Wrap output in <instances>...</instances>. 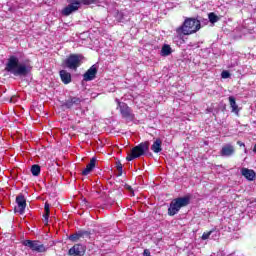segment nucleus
<instances>
[{
    "mask_svg": "<svg viewBox=\"0 0 256 256\" xmlns=\"http://www.w3.org/2000/svg\"><path fill=\"white\" fill-rule=\"evenodd\" d=\"M5 69L15 77H25L29 75L31 66L25 63H19V58H17V56H10Z\"/></svg>",
    "mask_w": 256,
    "mask_h": 256,
    "instance_id": "1",
    "label": "nucleus"
},
{
    "mask_svg": "<svg viewBox=\"0 0 256 256\" xmlns=\"http://www.w3.org/2000/svg\"><path fill=\"white\" fill-rule=\"evenodd\" d=\"M60 79L64 85H69L71 83V73L67 72V70H61Z\"/></svg>",
    "mask_w": 256,
    "mask_h": 256,
    "instance_id": "15",
    "label": "nucleus"
},
{
    "mask_svg": "<svg viewBox=\"0 0 256 256\" xmlns=\"http://www.w3.org/2000/svg\"><path fill=\"white\" fill-rule=\"evenodd\" d=\"M228 99H229L230 107L232 109V113L239 115V106L237 105V102L235 101V97L230 96Z\"/></svg>",
    "mask_w": 256,
    "mask_h": 256,
    "instance_id": "19",
    "label": "nucleus"
},
{
    "mask_svg": "<svg viewBox=\"0 0 256 256\" xmlns=\"http://www.w3.org/2000/svg\"><path fill=\"white\" fill-rule=\"evenodd\" d=\"M189 201V197H180L172 200L168 208V215H170V217L177 215L182 207H187Z\"/></svg>",
    "mask_w": 256,
    "mask_h": 256,
    "instance_id": "4",
    "label": "nucleus"
},
{
    "mask_svg": "<svg viewBox=\"0 0 256 256\" xmlns=\"http://www.w3.org/2000/svg\"><path fill=\"white\" fill-rule=\"evenodd\" d=\"M80 103H81V99L74 97L66 102V107L71 108L73 107V105H79Z\"/></svg>",
    "mask_w": 256,
    "mask_h": 256,
    "instance_id": "20",
    "label": "nucleus"
},
{
    "mask_svg": "<svg viewBox=\"0 0 256 256\" xmlns=\"http://www.w3.org/2000/svg\"><path fill=\"white\" fill-rule=\"evenodd\" d=\"M235 154V147L231 144H226L222 147L220 155L222 157H231Z\"/></svg>",
    "mask_w": 256,
    "mask_h": 256,
    "instance_id": "12",
    "label": "nucleus"
},
{
    "mask_svg": "<svg viewBox=\"0 0 256 256\" xmlns=\"http://www.w3.org/2000/svg\"><path fill=\"white\" fill-rule=\"evenodd\" d=\"M171 53H173V49H171V46L169 44H164L162 46L160 55L162 57H169V55H171Z\"/></svg>",
    "mask_w": 256,
    "mask_h": 256,
    "instance_id": "18",
    "label": "nucleus"
},
{
    "mask_svg": "<svg viewBox=\"0 0 256 256\" xmlns=\"http://www.w3.org/2000/svg\"><path fill=\"white\" fill-rule=\"evenodd\" d=\"M128 189H129L130 191H133V190L131 189V187H128Z\"/></svg>",
    "mask_w": 256,
    "mask_h": 256,
    "instance_id": "29",
    "label": "nucleus"
},
{
    "mask_svg": "<svg viewBox=\"0 0 256 256\" xmlns=\"http://www.w3.org/2000/svg\"><path fill=\"white\" fill-rule=\"evenodd\" d=\"M118 171H123V166H121V164L118 165Z\"/></svg>",
    "mask_w": 256,
    "mask_h": 256,
    "instance_id": "27",
    "label": "nucleus"
},
{
    "mask_svg": "<svg viewBox=\"0 0 256 256\" xmlns=\"http://www.w3.org/2000/svg\"><path fill=\"white\" fill-rule=\"evenodd\" d=\"M230 76L231 74L228 71H223L221 74L222 79H229Z\"/></svg>",
    "mask_w": 256,
    "mask_h": 256,
    "instance_id": "25",
    "label": "nucleus"
},
{
    "mask_svg": "<svg viewBox=\"0 0 256 256\" xmlns=\"http://www.w3.org/2000/svg\"><path fill=\"white\" fill-rule=\"evenodd\" d=\"M95 163H97V159L92 158L90 163L87 164L86 168L82 171V175L87 176L91 171L95 169Z\"/></svg>",
    "mask_w": 256,
    "mask_h": 256,
    "instance_id": "16",
    "label": "nucleus"
},
{
    "mask_svg": "<svg viewBox=\"0 0 256 256\" xmlns=\"http://www.w3.org/2000/svg\"><path fill=\"white\" fill-rule=\"evenodd\" d=\"M44 209L46 213L44 215V219H45V222L47 223V221H49V204L46 203Z\"/></svg>",
    "mask_w": 256,
    "mask_h": 256,
    "instance_id": "23",
    "label": "nucleus"
},
{
    "mask_svg": "<svg viewBox=\"0 0 256 256\" xmlns=\"http://www.w3.org/2000/svg\"><path fill=\"white\" fill-rule=\"evenodd\" d=\"M31 173L34 175V177H39V174L41 173V167L37 164L33 165L31 167Z\"/></svg>",
    "mask_w": 256,
    "mask_h": 256,
    "instance_id": "21",
    "label": "nucleus"
},
{
    "mask_svg": "<svg viewBox=\"0 0 256 256\" xmlns=\"http://www.w3.org/2000/svg\"><path fill=\"white\" fill-rule=\"evenodd\" d=\"M161 145H163V141H161V139L159 138L156 139L151 146V150L153 151V153H161V151H163Z\"/></svg>",
    "mask_w": 256,
    "mask_h": 256,
    "instance_id": "17",
    "label": "nucleus"
},
{
    "mask_svg": "<svg viewBox=\"0 0 256 256\" xmlns=\"http://www.w3.org/2000/svg\"><path fill=\"white\" fill-rule=\"evenodd\" d=\"M238 145H240V147H245V144L243 142H238Z\"/></svg>",
    "mask_w": 256,
    "mask_h": 256,
    "instance_id": "28",
    "label": "nucleus"
},
{
    "mask_svg": "<svg viewBox=\"0 0 256 256\" xmlns=\"http://www.w3.org/2000/svg\"><path fill=\"white\" fill-rule=\"evenodd\" d=\"M85 235L89 236V232H87V231H79V232H77L75 234L70 235L69 236V240L73 241L75 243V242L79 241V239H83V237H85Z\"/></svg>",
    "mask_w": 256,
    "mask_h": 256,
    "instance_id": "14",
    "label": "nucleus"
},
{
    "mask_svg": "<svg viewBox=\"0 0 256 256\" xmlns=\"http://www.w3.org/2000/svg\"><path fill=\"white\" fill-rule=\"evenodd\" d=\"M201 29V22L195 18H188L184 21L183 25L180 26L176 31L178 35H193Z\"/></svg>",
    "mask_w": 256,
    "mask_h": 256,
    "instance_id": "2",
    "label": "nucleus"
},
{
    "mask_svg": "<svg viewBox=\"0 0 256 256\" xmlns=\"http://www.w3.org/2000/svg\"><path fill=\"white\" fill-rule=\"evenodd\" d=\"M208 19H209L210 23H217L219 21V17H217V15H215V13H210L208 15Z\"/></svg>",
    "mask_w": 256,
    "mask_h": 256,
    "instance_id": "22",
    "label": "nucleus"
},
{
    "mask_svg": "<svg viewBox=\"0 0 256 256\" xmlns=\"http://www.w3.org/2000/svg\"><path fill=\"white\" fill-rule=\"evenodd\" d=\"M116 102L118 104V109L122 117L124 119H127L128 121H133L135 116L133 115V111L131 110V108H129V106L125 104V102L119 101V99H116Z\"/></svg>",
    "mask_w": 256,
    "mask_h": 256,
    "instance_id": "6",
    "label": "nucleus"
},
{
    "mask_svg": "<svg viewBox=\"0 0 256 256\" xmlns=\"http://www.w3.org/2000/svg\"><path fill=\"white\" fill-rule=\"evenodd\" d=\"M96 0H68V5L62 10V15L65 17H69L71 13H75V11H79L81 4L91 5V3H95Z\"/></svg>",
    "mask_w": 256,
    "mask_h": 256,
    "instance_id": "3",
    "label": "nucleus"
},
{
    "mask_svg": "<svg viewBox=\"0 0 256 256\" xmlns=\"http://www.w3.org/2000/svg\"><path fill=\"white\" fill-rule=\"evenodd\" d=\"M16 203H17V206L15 207L16 213H20V215H23V213H25V207H27V200L25 199V196L18 195L16 197Z\"/></svg>",
    "mask_w": 256,
    "mask_h": 256,
    "instance_id": "9",
    "label": "nucleus"
},
{
    "mask_svg": "<svg viewBox=\"0 0 256 256\" xmlns=\"http://www.w3.org/2000/svg\"><path fill=\"white\" fill-rule=\"evenodd\" d=\"M144 256H152L151 253H149V250H144Z\"/></svg>",
    "mask_w": 256,
    "mask_h": 256,
    "instance_id": "26",
    "label": "nucleus"
},
{
    "mask_svg": "<svg viewBox=\"0 0 256 256\" xmlns=\"http://www.w3.org/2000/svg\"><path fill=\"white\" fill-rule=\"evenodd\" d=\"M149 151V143L144 142L132 148L131 153L126 157L127 161H133V159H139V157L145 155Z\"/></svg>",
    "mask_w": 256,
    "mask_h": 256,
    "instance_id": "5",
    "label": "nucleus"
},
{
    "mask_svg": "<svg viewBox=\"0 0 256 256\" xmlns=\"http://www.w3.org/2000/svg\"><path fill=\"white\" fill-rule=\"evenodd\" d=\"M96 75H97V66L92 65L90 69H88L86 73L83 75V79L84 81H93Z\"/></svg>",
    "mask_w": 256,
    "mask_h": 256,
    "instance_id": "11",
    "label": "nucleus"
},
{
    "mask_svg": "<svg viewBox=\"0 0 256 256\" xmlns=\"http://www.w3.org/2000/svg\"><path fill=\"white\" fill-rule=\"evenodd\" d=\"M85 246L83 244H76L72 248L69 249L68 255L70 256H83L85 255Z\"/></svg>",
    "mask_w": 256,
    "mask_h": 256,
    "instance_id": "10",
    "label": "nucleus"
},
{
    "mask_svg": "<svg viewBox=\"0 0 256 256\" xmlns=\"http://www.w3.org/2000/svg\"><path fill=\"white\" fill-rule=\"evenodd\" d=\"M81 59V56L77 54H72L65 60V65L68 69H72V71H77V68L81 67Z\"/></svg>",
    "mask_w": 256,
    "mask_h": 256,
    "instance_id": "7",
    "label": "nucleus"
},
{
    "mask_svg": "<svg viewBox=\"0 0 256 256\" xmlns=\"http://www.w3.org/2000/svg\"><path fill=\"white\" fill-rule=\"evenodd\" d=\"M211 233H213V231L204 232L203 235H202L203 241H206V239H208L209 237H211Z\"/></svg>",
    "mask_w": 256,
    "mask_h": 256,
    "instance_id": "24",
    "label": "nucleus"
},
{
    "mask_svg": "<svg viewBox=\"0 0 256 256\" xmlns=\"http://www.w3.org/2000/svg\"><path fill=\"white\" fill-rule=\"evenodd\" d=\"M23 245H25V247H29V249L36 251L37 253H45L46 251L45 246L39 241L25 240Z\"/></svg>",
    "mask_w": 256,
    "mask_h": 256,
    "instance_id": "8",
    "label": "nucleus"
},
{
    "mask_svg": "<svg viewBox=\"0 0 256 256\" xmlns=\"http://www.w3.org/2000/svg\"><path fill=\"white\" fill-rule=\"evenodd\" d=\"M241 173L248 181H254L256 177L255 171L248 168H242Z\"/></svg>",
    "mask_w": 256,
    "mask_h": 256,
    "instance_id": "13",
    "label": "nucleus"
}]
</instances>
